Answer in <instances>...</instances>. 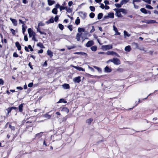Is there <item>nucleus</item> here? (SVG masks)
Masks as SVG:
<instances>
[{
  "label": "nucleus",
  "mask_w": 158,
  "mask_h": 158,
  "mask_svg": "<svg viewBox=\"0 0 158 158\" xmlns=\"http://www.w3.org/2000/svg\"><path fill=\"white\" fill-rule=\"evenodd\" d=\"M6 110L7 111V112L10 113L12 110L10 107H9L6 109Z\"/></svg>",
  "instance_id": "obj_53"
},
{
  "label": "nucleus",
  "mask_w": 158,
  "mask_h": 158,
  "mask_svg": "<svg viewBox=\"0 0 158 158\" xmlns=\"http://www.w3.org/2000/svg\"><path fill=\"white\" fill-rule=\"evenodd\" d=\"M22 27V32H23V34L24 35V32H25V31H26V29L27 28V26H25V24H23Z\"/></svg>",
  "instance_id": "obj_21"
},
{
  "label": "nucleus",
  "mask_w": 158,
  "mask_h": 158,
  "mask_svg": "<svg viewBox=\"0 0 158 158\" xmlns=\"http://www.w3.org/2000/svg\"><path fill=\"white\" fill-rule=\"evenodd\" d=\"M124 70L123 68H118L117 69L116 71L119 73H122L123 72Z\"/></svg>",
  "instance_id": "obj_37"
},
{
  "label": "nucleus",
  "mask_w": 158,
  "mask_h": 158,
  "mask_svg": "<svg viewBox=\"0 0 158 158\" xmlns=\"http://www.w3.org/2000/svg\"><path fill=\"white\" fill-rule=\"evenodd\" d=\"M85 30V29L83 28L79 27L78 29V31L79 33L81 32H84Z\"/></svg>",
  "instance_id": "obj_35"
},
{
  "label": "nucleus",
  "mask_w": 158,
  "mask_h": 158,
  "mask_svg": "<svg viewBox=\"0 0 158 158\" xmlns=\"http://www.w3.org/2000/svg\"><path fill=\"white\" fill-rule=\"evenodd\" d=\"M13 56L14 57H17L19 56L18 55V54L16 52H15L13 54Z\"/></svg>",
  "instance_id": "obj_49"
},
{
  "label": "nucleus",
  "mask_w": 158,
  "mask_h": 158,
  "mask_svg": "<svg viewBox=\"0 0 158 158\" xmlns=\"http://www.w3.org/2000/svg\"><path fill=\"white\" fill-rule=\"evenodd\" d=\"M10 31H11L13 35H15V31L12 28H11L10 29Z\"/></svg>",
  "instance_id": "obj_44"
},
{
  "label": "nucleus",
  "mask_w": 158,
  "mask_h": 158,
  "mask_svg": "<svg viewBox=\"0 0 158 158\" xmlns=\"http://www.w3.org/2000/svg\"><path fill=\"white\" fill-rule=\"evenodd\" d=\"M106 54H107V55H115V56H117L118 57H120V56L118 54H117L116 52H115L113 51H108L106 52Z\"/></svg>",
  "instance_id": "obj_3"
},
{
  "label": "nucleus",
  "mask_w": 158,
  "mask_h": 158,
  "mask_svg": "<svg viewBox=\"0 0 158 158\" xmlns=\"http://www.w3.org/2000/svg\"><path fill=\"white\" fill-rule=\"evenodd\" d=\"M52 12L54 14H57V9L56 8H53L52 10Z\"/></svg>",
  "instance_id": "obj_34"
},
{
  "label": "nucleus",
  "mask_w": 158,
  "mask_h": 158,
  "mask_svg": "<svg viewBox=\"0 0 158 158\" xmlns=\"http://www.w3.org/2000/svg\"><path fill=\"white\" fill-rule=\"evenodd\" d=\"M95 29H94V27L92 26V29L90 31V33H92L93 32H94L95 31Z\"/></svg>",
  "instance_id": "obj_57"
},
{
  "label": "nucleus",
  "mask_w": 158,
  "mask_h": 158,
  "mask_svg": "<svg viewBox=\"0 0 158 158\" xmlns=\"http://www.w3.org/2000/svg\"><path fill=\"white\" fill-rule=\"evenodd\" d=\"M61 111H63L66 112L67 113H69V109L66 107H63L61 110Z\"/></svg>",
  "instance_id": "obj_16"
},
{
  "label": "nucleus",
  "mask_w": 158,
  "mask_h": 158,
  "mask_svg": "<svg viewBox=\"0 0 158 158\" xmlns=\"http://www.w3.org/2000/svg\"><path fill=\"white\" fill-rule=\"evenodd\" d=\"M134 5V7L135 9H138L139 8V6L136 5L135 3L133 4Z\"/></svg>",
  "instance_id": "obj_54"
},
{
  "label": "nucleus",
  "mask_w": 158,
  "mask_h": 158,
  "mask_svg": "<svg viewBox=\"0 0 158 158\" xmlns=\"http://www.w3.org/2000/svg\"><path fill=\"white\" fill-rule=\"evenodd\" d=\"M73 81L75 83H79L81 81V77L80 76H78V77H75L73 79Z\"/></svg>",
  "instance_id": "obj_7"
},
{
  "label": "nucleus",
  "mask_w": 158,
  "mask_h": 158,
  "mask_svg": "<svg viewBox=\"0 0 158 158\" xmlns=\"http://www.w3.org/2000/svg\"><path fill=\"white\" fill-rule=\"evenodd\" d=\"M90 17L91 18H93L95 16V14L93 12H91L89 15Z\"/></svg>",
  "instance_id": "obj_39"
},
{
  "label": "nucleus",
  "mask_w": 158,
  "mask_h": 158,
  "mask_svg": "<svg viewBox=\"0 0 158 158\" xmlns=\"http://www.w3.org/2000/svg\"><path fill=\"white\" fill-rule=\"evenodd\" d=\"M81 33H78L77 34L76 36V38L77 39V41H79L80 40V39L81 37Z\"/></svg>",
  "instance_id": "obj_19"
},
{
  "label": "nucleus",
  "mask_w": 158,
  "mask_h": 158,
  "mask_svg": "<svg viewBox=\"0 0 158 158\" xmlns=\"http://www.w3.org/2000/svg\"><path fill=\"white\" fill-rule=\"evenodd\" d=\"M140 11L143 13L147 14V10H146L144 8H142L140 9Z\"/></svg>",
  "instance_id": "obj_27"
},
{
  "label": "nucleus",
  "mask_w": 158,
  "mask_h": 158,
  "mask_svg": "<svg viewBox=\"0 0 158 158\" xmlns=\"http://www.w3.org/2000/svg\"><path fill=\"white\" fill-rule=\"evenodd\" d=\"M151 0H143L144 2L148 3L149 4H151Z\"/></svg>",
  "instance_id": "obj_50"
},
{
  "label": "nucleus",
  "mask_w": 158,
  "mask_h": 158,
  "mask_svg": "<svg viewBox=\"0 0 158 158\" xmlns=\"http://www.w3.org/2000/svg\"><path fill=\"white\" fill-rule=\"evenodd\" d=\"M73 67H74L75 69H77V70L79 71H84L85 70L82 67H79L78 66H73Z\"/></svg>",
  "instance_id": "obj_12"
},
{
  "label": "nucleus",
  "mask_w": 158,
  "mask_h": 158,
  "mask_svg": "<svg viewBox=\"0 0 158 158\" xmlns=\"http://www.w3.org/2000/svg\"><path fill=\"white\" fill-rule=\"evenodd\" d=\"M115 5L116 6V7L117 8H120L122 6L120 4L118 3L115 4Z\"/></svg>",
  "instance_id": "obj_46"
},
{
  "label": "nucleus",
  "mask_w": 158,
  "mask_h": 158,
  "mask_svg": "<svg viewBox=\"0 0 158 158\" xmlns=\"http://www.w3.org/2000/svg\"><path fill=\"white\" fill-rule=\"evenodd\" d=\"M67 27L69 29L70 31H72L73 30V26L72 25H69L67 26Z\"/></svg>",
  "instance_id": "obj_45"
},
{
  "label": "nucleus",
  "mask_w": 158,
  "mask_h": 158,
  "mask_svg": "<svg viewBox=\"0 0 158 158\" xmlns=\"http://www.w3.org/2000/svg\"><path fill=\"white\" fill-rule=\"evenodd\" d=\"M24 40L26 41H28V39L27 35H25L24 36Z\"/></svg>",
  "instance_id": "obj_58"
},
{
  "label": "nucleus",
  "mask_w": 158,
  "mask_h": 158,
  "mask_svg": "<svg viewBox=\"0 0 158 158\" xmlns=\"http://www.w3.org/2000/svg\"><path fill=\"white\" fill-rule=\"evenodd\" d=\"M80 14V16L83 19H85L86 17L87 14L85 12H79Z\"/></svg>",
  "instance_id": "obj_8"
},
{
  "label": "nucleus",
  "mask_w": 158,
  "mask_h": 158,
  "mask_svg": "<svg viewBox=\"0 0 158 158\" xmlns=\"http://www.w3.org/2000/svg\"><path fill=\"white\" fill-rule=\"evenodd\" d=\"M47 54L49 56L51 57L53 56V52L50 50H48L47 51Z\"/></svg>",
  "instance_id": "obj_22"
},
{
  "label": "nucleus",
  "mask_w": 158,
  "mask_h": 158,
  "mask_svg": "<svg viewBox=\"0 0 158 158\" xmlns=\"http://www.w3.org/2000/svg\"><path fill=\"white\" fill-rule=\"evenodd\" d=\"M94 67L95 69H97L99 72H101L102 70L100 68L96 66H94Z\"/></svg>",
  "instance_id": "obj_40"
},
{
  "label": "nucleus",
  "mask_w": 158,
  "mask_h": 158,
  "mask_svg": "<svg viewBox=\"0 0 158 158\" xmlns=\"http://www.w3.org/2000/svg\"><path fill=\"white\" fill-rule=\"evenodd\" d=\"M44 24L42 22H40V23H39L38 24V26L39 27L40 26H44Z\"/></svg>",
  "instance_id": "obj_55"
},
{
  "label": "nucleus",
  "mask_w": 158,
  "mask_h": 158,
  "mask_svg": "<svg viewBox=\"0 0 158 158\" xmlns=\"http://www.w3.org/2000/svg\"><path fill=\"white\" fill-rule=\"evenodd\" d=\"M28 48L30 49L31 51H33V49L32 48L31 46L30 45H28Z\"/></svg>",
  "instance_id": "obj_52"
},
{
  "label": "nucleus",
  "mask_w": 158,
  "mask_h": 158,
  "mask_svg": "<svg viewBox=\"0 0 158 158\" xmlns=\"http://www.w3.org/2000/svg\"><path fill=\"white\" fill-rule=\"evenodd\" d=\"M118 10H120L121 12H122L124 14H126L127 13L126 10L123 8H118Z\"/></svg>",
  "instance_id": "obj_30"
},
{
  "label": "nucleus",
  "mask_w": 158,
  "mask_h": 158,
  "mask_svg": "<svg viewBox=\"0 0 158 158\" xmlns=\"http://www.w3.org/2000/svg\"><path fill=\"white\" fill-rule=\"evenodd\" d=\"M113 62L114 64L119 65L120 64L121 62L120 60L117 58H114L113 59L109 60L108 62Z\"/></svg>",
  "instance_id": "obj_1"
},
{
  "label": "nucleus",
  "mask_w": 158,
  "mask_h": 158,
  "mask_svg": "<svg viewBox=\"0 0 158 158\" xmlns=\"http://www.w3.org/2000/svg\"><path fill=\"white\" fill-rule=\"evenodd\" d=\"M105 71L106 73H110L112 70L108 66H106L105 69Z\"/></svg>",
  "instance_id": "obj_14"
},
{
  "label": "nucleus",
  "mask_w": 158,
  "mask_h": 158,
  "mask_svg": "<svg viewBox=\"0 0 158 158\" xmlns=\"http://www.w3.org/2000/svg\"><path fill=\"white\" fill-rule=\"evenodd\" d=\"M93 120V119L92 118H91L87 120L86 121V122L88 123L89 124H90Z\"/></svg>",
  "instance_id": "obj_31"
},
{
  "label": "nucleus",
  "mask_w": 158,
  "mask_h": 158,
  "mask_svg": "<svg viewBox=\"0 0 158 158\" xmlns=\"http://www.w3.org/2000/svg\"><path fill=\"white\" fill-rule=\"evenodd\" d=\"M72 11V9L69 7V9H68L67 12L68 13H71Z\"/></svg>",
  "instance_id": "obj_59"
},
{
  "label": "nucleus",
  "mask_w": 158,
  "mask_h": 158,
  "mask_svg": "<svg viewBox=\"0 0 158 158\" xmlns=\"http://www.w3.org/2000/svg\"><path fill=\"white\" fill-rule=\"evenodd\" d=\"M59 19V16L58 15H56L54 18V20L55 22H57Z\"/></svg>",
  "instance_id": "obj_51"
},
{
  "label": "nucleus",
  "mask_w": 158,
  "mask_h": 158,
  "mask_svg": "<svg viewBox=\"0 0 158 158\" xmlns=\"http://www.w3.org/2000/svg\"><path fill=\"white\" fill-rule=\"evenodd\" d=\"M73 2L72 1H69L68 2V5L69 6H71L73 4Z\"/></svg>",
  "instance_id": "obj_60"
},
{
  "label": "nucleus",
  "mask_w": 158,
  "mask_h": 158,
  "mask_svg": "<svg viewBox=\"0 0 158 158\" xmlns=\"http://www.w3.org/2000/svg\"><path fill=\"white\" fill-rule=\"evenodd\" d=\"M15 46L17 48L18 50H20L21 48V45H20L19 42H16L15 43Z\"/></svg>",
  "instance_id": "obj_15"
},
{
  "label": "nucleus",
  "mask_w": 158,
  "mask_h": 158,
  "mask_svg": "<svg viewBox=\"0 0 158 158\" xmlns=\"http://www.w3.org/2000/svg\"><path fill=\"white\" fill-rule=\"evenodd\" d=\"M24 105V103H22L19 106V111L20 112H22L23 111V105Z\"/></svg>",
  "instance_id": "obj_13"
},
{
  "label": "nucleus",
  "mask_w": 158,
  "mask_h": 158,
  "mask_svg": "<svg viewBox=\"0 0 158 158\" xmlns=\"http://www.w3.org/2000/svg\"><path fill=\"white\" fill-rule=\"evenodd\" d=\"M103 15V14L102 13H100L98 14V19L99 20L100 19H102Z\"/></svg>",
  "instance_id": "obj_28"
},
{
  "label": "nucleus",
  "mask_w": 158,
  "mask_h": 158,
  "mask_svg": "<svg viewBox=\"0 0 158 158\" xmlns=\"http://www.w3.org/2000/svg\"><path fill=\"white\" fill-rule=\"evenodd\" d=\"M64 102V103H67V102L64 99L61 98L60 99L59 101L57 102V103Z\"/></svg>",
  "instance_id": "obj_26"
},
{
  "label": "nucleus",
  "mask_w": 158,
  "mask_h": 158,
  "mask_svg": "<svg viewBox=\"0 0 158 158\" xmlns=\"http://www.w3.org/2000/svg\"><path fill=\"white\" fill-rule=\"evenodd\" d=\"M44 117L45 118H48V119H49L51 117V115L48 114H45L44 115Z\"/></svg>",
  "instance_id": "obj_38"
},
{
  "label": "nucleus",
  "mask_w": 158,
  "mask_h": 158,
  "mask_svg": "<svg viewBox=\"0 0 158 158\" xmlns=\"http://www.w3.org/2000/svg\"><path fill=\"white\" fill-rule=\"evenodd\" d=\"M33 83H29L28 84V86L29 87H31L33 86Z\"/></svg>",
  "instance_id": "obj_62"
},
{
  "label": "nucleus",
  "mask_w": 158,
  "mask_h": 158,
  "mask_svg": "<svg viewBox=\"0 0 158 158\" xmlns=\"http://www.w3.org/2000/svg\"><path fill=\"white\" fill-rule=\"evenodd\" d=\"M112 46L111 45H102V49L103 50H107L112 48Z\"/></svg>",
  "instance_id": "obj_2"
},
{
  "label": "nucleus",
  "mask_w": 158,
  "mask_h": 158,
  "mask_svg": "<svg viewBox=\"0 0 158 158\" xmlns=\"http://www.w3.org/2000/svg\"><path fill=\"white\" fill-rule=\"evenodd\" d=\"M113 29L115 32H117V29L114 25L113 26Z\"/></svg>",
  "instance_id": "obj_63"
},
{
  "label": "nucleus",
  "mask_w": 158,
  "mask_h": 158,
  "mask_svg": "<svg viewBox=\"0 0 158 158\" xmlns=\"http://www.w3.org/2000/svg\"><path fill=\"white\" fill-rule=\"evenodd\" d=\"M94 44V42L93 40H90L88 41L86 44V47H89L93 45Z\"/></svg>",
  "instance_id": "obj_6"
},
{
  "label": "nucleus",
  "mask_w": 158,
  "mask_h": 158,
  "mask_svg": "<svg viewBox=\"0 0 158 158\" xmlns=\"http://www.w3.org/2000/svg\"><path fill=\"white\" fill-rule=\"evenodd\" d=\"M131 50V48L130 46H126L125 48V50L127 52H129Z\"/></svg>",
  "instance_id": "obj_20"
},
{
  "label": "nucleus",
  "mask_w": 158,
  "mask_h": 158,
  "mask_svg": "<svg viewBox=\"0 0 158 158\" xmlns=\"http://www.w3.org/2000/svg\"><path fill=\"white\" fill-rule=\"evenodd\" d=\"M37 45L38 46L40 47L41 48H45V47L44 46L43 44L41 43H38Z\"/></svg>",
  "instance_id": "obj_29"
},
{
  "label": "nucleus",
  "mask_w": 158,
  "mask_h": 158,
  "mask_svg": "<svg viewBox=\"0 0 158 158\" xmlns=\"http://www.w3.org/2000/svg\"><path fill=\"white\" fill-rule=\"evenodd\" d=\"M89 8L90 10L92 11H94L95 10V8L94 6H90Z\"/></svg>",
  "instance_id": "obj_41"
},
{
  "label": "nucleus",
  "mask_w": 158,
  "mask_h": 158,
  "mask_svg": "<svg viewBox=\"0 0 158 158\" xmlns=\"http://www.w3.org/2000/svg\"><path fill=\"white\" fill-rule=\"evenodd\" d=\"M80 22V20L78 17L77 18V19L75 20V23L76 25H78Z\"/></svg>",
  "instance_id": "obj_32"
},
{
  "label": "nucleus",
  "mask_w": 158,
  "mask_h": 158,
  "mask_svg": "<svg viewBox=\"0 0 158 158\" xmlns=\"http://www.w3.org/2000/svg\"><path fill=\"white\" fill-rule=\"evenodd\" d=\"M100 7L102 9H103L105 8V6L102 3H101V5L100 6Z\"/></svg>",
  "instance_id": "obj_61"
},
{
  "label": "nucleus",
  "mask_w": 158,
  "mask_h": 158,
  "mask_svg": "<svg viewBox=\"0 0 158 158\" xmlns=\"http://www.w3.org/2000/svg\"><path fill=\"white\" fill-rule=\"evenodd\" d=\"M132 45L135 48H138L139 46L137 43L134 42L132 44Z\"/></svg>",
  "instance_id": "obj_33"
},
{
  "label": "nucleus",
  "mask_w": 158,
  "mask_h": 158,
  "mask_svg": "<svg viewBox=\"0 0 158 158\" xmlns=\"http://www.w3.org/2000/svg\"><path fill=\"white\" fill-rule=\"evenodd\" d=\"M10 20L12 21L14 25L16 26L17 25V22L15 19H13L11 18H10Z\"/></svg>",
  "instance_id": "obj_11"
},
{
  "label": "nucleus",
  "mask_w": 158,
  "mask_h": 158,
  "mask_svg": "<svg viewBox=\"0 0 158 158\" xmlns=\"http://www.w3.org/2000/svg\"><path fill=\"white\" fill-rule=\"evenodd\" d=\"M118 8H115L114 9V10L116 12L115 15L118 17H122V16L121 15L120 11L118 10Z\"/></svg>",
  "instance_id": "obj_4"
},
{
  "label": "nucleus",
  "mask_w": 158,
  "mask_h": 158,
  "mask_svg": "<svg viewBox=\"0 0 158 158\" xmlns=\"http://www.w3.org/2000/svg\"><path fill=\"white\" fill-rule=\"evenodd\" d=\"M108 17H109V18H114V13H109L108 14Z\"/></svg>",
  "instance_id": "obj_23"
},
{
  "label": "nucleus",
  "mask_w": 158,
  "mask_h": 158,
  "mask_svg": "<svg viewBox=\"0 0 158 158\" xmlns=\"http://www.w3.org/2000/svg\"><path fill=\"white\" fill-rule=\"evenodd\" d=\"M28 47H27L26 46H25V47H24V49H25V50L26 51V52H29V50L28 49Z\"/></svg>",
  "instance_id": "obj_64"
},
{
  "label": "nucleus",
  "mask_w": 158,
  "mask_h": 158,
  "mask_svg": "<svg viewBox=\"0 0 158 158\" xmlns=\"http://www.w3.org/2000/svg\"><path fill=\"white\" fill-rule=\"evenodd\" d=\"M74 54L84 56H85V57H86L87 56V54L86 53L83 52H76L74 53Z\"/></svg>",
  "instance_id": "obj_10"
},
{
  "label": "nucleus",
  "mask_w": 158,
  "mask_h": 158,
  "mask_svg": "<svg viewBox=\"0 0 158 158\" xmlns=\"http://www.w3.org/2000/svg\"><path fill=\"white\" fill-rule=\"evenodd\" d=\"M58 27L61 30H63L64 28V26L60 23H59L58 24Z\"/></svg>",
  "instance_id": "obj_36"
},
{
  "label": "nucleus",
  "mask_w": 158,
  "mask_h": 158,
  "mask_svg": "<svg viewBox=\"0 0 158 158\" xmlns=\"http://www.w3.org/2000/svg\"><path fill=\"white\" fill-rule=\"evenodd\" d=\"M27 30L30 37H31L32 36L35 35V33L34 32L31 28H28Z\"/></svg>",
  "instance_id": "obj_5"
},
{
  "label": "nucleus",
  "mask_w": 158,
  "mask_h": 158,
  "mask_svg": "<svg viewBox=\"0 0 158 158\" xmlns=\"http://www.w3.org/2000/svg\"><path fill=\"white\" fill-rule=\"evenodd\" d=\"M48 2L49 6H52L55 3L54 0H48Z\"/></svg>",
  "instance_id": "obj_17"
},
{
  "label": "nucleus",
  "mask_w": 158,
  "mask_h": 158,
  "mask_svg": "<svg viewBox=\"0 0 158 158\" xmlns=\"http://www.w3.org/2000/svg\"><path fill=\"white\" fill-rule=\"evenodd\" d=\"M97 47L96 46H93L91 47L90 49L92 51L95 52L97 50Z\"/></svg>",
  "instance_id": "obj_24"
},
{
  "label": "nucleus",
  "mask_w": 158,
  "mask_h": 158,
  "mask_svg": "<svg viewBox=\"0 0 158 158\" xmlns=\"http://www.w3.org/2000/svg\"><path fill=\"white\" fill-rule=\"evenodd\" d=\"M124 35H125L127 36L128 37H129L130 36V35L128 34V33L126 31H124Z\"/></svg>",
  "instance_id": "obj_48"
},
{
  "label": "nucleus",
  "mask_w": 158,
  "mask_h": 158,
  "mask_svg": "<svg viewBox=\"0 0 158 158\" xmlns=\"http://www.w3.org/2000/svg\"><path fill=\"white\" fill-rule=\"evenodd\" d=\"M4 84V81L2 79H0V85H2Z\"/></svg>",
  "instance_id": "obj_56"
},
{
  "label": "nucleus",
  "mask_w": 158,
  "mask_h": 158,
  "mask_svg": "<svg viewBox=\"0 0 158 158\" xmlns=\"http://www.w3.org/2000/svg\"><path fill=\"white\" fill-rule=\"evenodd\" d=\"M75 48V47L74 46H67V49H68V50H70L72 49H73V48Z\"/></svg>",
  "instance_id": "obj_47"
},
{
  "label": "nucleus",
  "mask_w": 158,
  "mask_h": 158,
  "mask_svg": "<svg viewBox=\"0 0 158 158\" xmlns=\"http://www.w3.org/2000/svg\"><path fill=\"white\" fill-rule=\"evenodd\" d=\"M62 86L65 89H69L70 88V86L69 84H64L62 85Z\"/></svg>",
  "instance_id": "obj_18"
},
{
  "label": "nucleus",
  "mask_w": 158,
  "mask_h": 158,
  "mask_svg": "<svg viewBox=\"0 0 158 158\" xmlns=\"http://www.w3.org/2000/svg\"><path fill=\"white\" fill-rule=\"evenodd\" d=\"M146 23L147 24L154 23H157L156 20H148L146 21Z\"/></svg>",
  "instance_id": "obj_9"
},
{
  "label": "nucleus",
  "mask_w": 158,
  "mask_h": 158,
  "mask_svg": "<svg viewBox=\"0 0 158 158\" xmlns=\"http://www.w3.org/2000/svg\"><path fill=\"white\" fill-rule=\"evenodd\" d=\"M146 8L150 9H153V7L151 6L148 5H146Z\"/></svg>",
  "instance_id": "obj_43"
},
{
  "label": "nucleus",
  "mask_w": 158,
  "mask_h": 158,
  "mask_svg": "<svg viewBox=\"0 0 158 158\" xmlns=\"http://www.w3.org/2000/svg\"><path fill=\"white\" fill-rule=\"evenodd\" d=\"M9 127L10 128L11 130L14 131L15 130V127L14 126H12L10 124L9 126Z\"/></svg>",
  "instance_id": "obj_42"
},
{
  "label": "nucleus",
  "mask_w": 158,
  "mask_h": 158,
  "mask_svg": "<svg viewBox=\"0 0 158 158\" xmlns=\"http://www.w3.org/2000/svg\"><path fill=\"white\" fill-rule=\"evenodd\" d=\"M54 22L53 17H52L50 19L48 20L47 23H52Z\"/></svg>",
  "instance_id": "obj_25"
}]
</instances>
